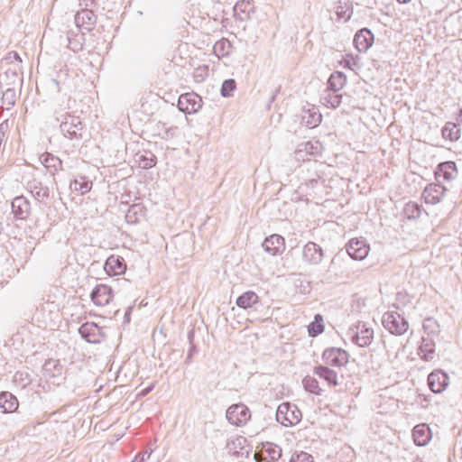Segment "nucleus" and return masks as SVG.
<instances>
[{
  "label": "nucleus",
  "mask_w": 462,
  "mask_h": 462,
  "mask_svg": "<svg viewBox=\"0 0 462 462\" xmlns=\"http://www.w3.org/2000/svg\"><path fill=\"white\" fill-rule=\"evenodd\" d=\"M56 121L60 123V128L64 137L75 141L82 140L84 125L79 116L69 113Z\"/></svg>",
  "instance_id": "f257e3e1"
},
{
  "label": "nucleus",
  "mask_w": 462,
  "mask_h": 462,
  "mask_svg": "<svg viewBox=\"0 0 462 462\" xmlns=\"http://www.w3.org/2000/svg\"><path fill=\"white\" fill-rule=\"evenodd\" d=\"M53 83L58 93L51 98V107L55 119H60V117L70 113L69 110L72 107V99L66 92H62V87L58 80L53 79Z\"/></svg>",
  "instance_id": "f03ea898"
},
{
  "label": "nucleus",
  "mask_w": 462,
  "mask_h": 462,
  "mask_svg": "<svg viewBox=\"0 0 462 462\" xmlns=\"http://www.w3.org/2000/svg\"><path fill=\"white\" fill-rule=\"evenodd\" d=\"M301 420V411L295 404L290 402L281 403L276 410V420L282 426L289 427L299 423Z\"/></svg>",
  "instance_id": "7ed1b4c3"
},
{
  "label": "nucleus",
  "mask_w": 462,
  "mask_h": 462,
  "mask_svg": "<svg viewBox=\"0 0 462 462\" xmlns=\"http://www.w3.org/2000/svg\"><path fill=\"white\" fill-rule=\"evenodd\" d=\"M353 343L358 346H368L374 338V331L367 328L364 322L358 321L356 325L351 327L348 330Z\"/></svg>",
  "instance_id": "20e7f679"
},
{
  "label": "nucleus",
  "mask_w": 462,
  "mask_h": 462,
  "mask_svg": "<svg viewBox=\"0 0 462 462\" xmlns=\"http://www.w3.org/2000/svg\"><path fill=\"white\" fill-rule=\"evenodd\" d=\"M202 97L195 92L181 94L178 99V108L185 114H195L202 107Z\"/></svg>",
  "instance_id": "39448f33"
},
{
  "label": "nucleus",
  "mask_w": 462,
  "mask_h": 462,
  "mask_svg": "<svg viewBox=\"0 0 462 462\" xmlns=\"http://www.w3.org/2000/svg\"><path fill=\"white\" fill-rule=\"evenodd\" d=\"M226 417L229 423L241 427L244 426L251 418L249 409L244 403L231 405L226 410Z\"/></svg>",
  "instance_id": "423d86ee"
},
{
  "label": "nucleus",
  "mask_w": 462,
  "mask_h": 462,
  "mask_svg": "<svg viewBox=\"0 0 462 462\" xmlns=\"http://www.w3.org/2000/svg\"><path fill=\"white\" fill-rule=\"evenodd\" d=\"M382 323L384 328L393 335L402 336L404 334V317L397 311L385 312Z\"/></svg>",
  "instance_id": "0eeeda50"
},
{
  "label": "nucleus",
  "mask_w": 462,
  "mask_h": 462,
  "mask_svg": "<svg viewBox=\"0 0 462 462\" xmlns=\"http://www.w3.org/2000/svg\"><path fill=\"white\" fill-rule=\"evenodd\" d=\"M63 366L59 359L49 358L42 365L43 376L53 384H60L63 380Z\"/></svg>",
  "instance_id": "6e6552de"
},
{
  "label": "nucleus",
  "mask_w": 462,
  "mask_h": 462,
  "mask_svg": "<svg viewBox=\"0 0 462 462\" xmlns=\"http://www.w3.org/2000/svg\"><path fill=\"white\" fill-rule=\"evenodd\" d=\"M79 333L82 338L91 344H98L106 337L103 328L94 322L83 323L79 328Z\"/></svg>",
  "instance_id": "1a4fd4ad"
},
{
  "label": "nucleus",
  "mask_w": 462,
  "mask_h": 462,
  "mask_svg": "<svg viewBox=\"0 0 462 462\" xmlns=\"http://www.w3.org/2000/svg\"><path fill=\"white\" fill-rule=\"evenodd\" d=\"M348 353L339 347H328L322 354L323 361L331 366L341 367L348 363Z\"/></svg>",
  "instance_id": "9d476101"
},
{
  "label": "nucleus",
  "mask_w": 462,
  "mask_h": 462,
  "mask_svg": "<svg viewBox=\"0 0 462 462\" xmlns=\"http://www.w3.org/2000/svg\"><path fill=\"white\" fill-rule=\"evenodd\" d=\"M226 449L229 454L237 458H247L252 451V447L247 444L246 438L237 436L227 441Z\"/></svg>",
  "instance_id": "9b49d317"
},
{
  "label": "nucleus",
  "mask_w": 462,
  "mask_h": 462,
  "mask_svg": "<svg viewBox=\"0 0 462 462\" xmlns=\"http://www.w3.org/2000/svg\"><path fill=\"white\" fill-rule=\"evenodd\" d=\"M282 448L276 444L266 442L263 444L260 451L254 453V457L256 462H276L282 457Z\"/></svg>",
  "instance_id": "f8f14e48"
},
{
  "label": "nucleus",
  "mask_w": 462,
  "mask_h": 462,
  "mask_svg": "<svg viewBox=\"0 0 462 462\" xmlns=\"http://www.w3.org/2000/svg\"><path fill=\"white\" fill-rule=\"evenodd\" d=\"M302 259L310 265L319 264L324 258V251L314 242H308L302 248Z\"/></svg>",
  "instance_id": "ddd939ff"
},
{
  "label": "nucleus",
  "mask_w": 462,
  "mask_h": 462,
  "mask_svg": "<svg viewBox=\"0 0 462 462\" xmlns=\"http://www.w3.org/2000/svg\"><path fill=\"white\" fill-rule=\"evenodd\" d=\"M27 189L33 199L38 202L45 206L50 203L51 199V190L49 187L43 185L42 181L33 179L27 183Z\"/></svg>",
  "instance_id": "4468645a"
},
{
  "label": "nucleus",
  "mask_w": 462,
  "mask_h": 462,
  "mask_svg": "<svg viewBox=\"0 0 462 462\" xmlns=\"http://www.w3.org/2000/svg\"><path fill=\"white\" fill-rule=\"evenodd\" d=\"M114 298L112 288L106 284H97L91 291L90 299L96 306L104 307Z\"/></svg>",
  "instance_id": "2eb2a0df"
},
{
  "label": "nucleus",
  "mask_w": 462,
  "mask_h": 462,
  "mask_svg": "<svg viewBox=\"0 0 462 462\" xmlns=\"http://www.w3.org/2000/svg\"><path fill=\"white\" fill-rule=\"evenodd\" d=\"M369 245L365 240L359 238H352L346 245L347 255L354 260L365 259L369 252Z\"/></svg>",
  "instance_id": "dca6fc26"
},
{
  "label": "nucleus",
  "mask_w": 462,
  "mask_h": 462,
  "mask_svg": "<svg viewBox=\"0 0 462 462\" xmlns=\"http://www.w3.org/2000/svg\"><path fill=\"white\" fill-rule=\"evenodd\" d=\"M11 208L16 220H27L31 215V203L23 196L15 197L12 200Z\"/></svg>",
  "instance_id": "f3484780"
},
{
  "label": "nucleus",
  "mask_w": 462,
  "mask_h": 462,
  "mask_svg": "<svg viewBox=\"0 0 462 462\" xmlns=\"http://www.w3.org/2000/svg\"><path fill=\"white\" fill-rule=\"evenodd\" d=\"M262 246L270 255H280L285 250V239L278 234H273L264 239Z\"/></svg>",
  "instance_id": "a211bd4d"
},
{
  "label": "nucleus",
  "mask_w": 462,
  "mask_h": 462,
  "mask_svg": "<svg viewBox=\"0 0 462 462\" xmlns=\"http://www.w3.org/2000/svg\"><path fill=\"white\" fill-rule=\"evenodd\" d=\"M457 164L452 161L439 163L435 171V178L438 182L451 181L457 177Z\"/></svg>",
  "instance_id": "6ab92c4d"
},
{
  "label": "nucleus",
  "mask_w": 462,
  "mask_h": 462,
  "mask_svg": "<svg viewBox=\"0 0 462 462\" xmlns=\"http://www.w3.org/2000/svg\"><path fill=\"white\" fill-rule=\"evenodd\" d=\"M448 375L441 370H435L428 376V385L434 393H442L448 385Z\"/></svg>",
  "instance_id": "aec40b11"
},
{
  "label": "nucleus",
  "mask_w": 462,
  "mask_h": 462,
  "mask_svg": "<svg viewBox=\"0 0 462 462\" xmlns=\"http://www.w3.org/2000/svg\"><path fill=\"white\" fill-rule=\"evenodd\" d=\"M446 191L447 189L440 182L430 183L424 188L422 198L427 204L434 205L441 200Z\"/></svg>",
  "instance_id": "412c9836"
},
{
  "label": "nucleus",
  "mask_w": 462,
  "mask_h": 462,
  "mask_svg": "<svg viewBox=\"0 0 462 462\" xmlns=\"http://www.w3.org/2000/svg\"><path fill=\"white\" fill-rule=\"evenodd\" d=\"M106 273L109 275H119L125 272V259L120 255H110L104 265Z\"/></svg>",
  "instance_id": "4be33fe9"
},
{
  "label": "nucleus",
  "mask_w": 462,
  "mask_h": 462,
  "mask_svg": "<svg viewBox=\"0 0 462 462\" xmlns=\"http://www.w3.org/2000/svg\"><path fill=\"white\" fill-rule=\"evenodd\" d=\"M374 35L370 30L364 28L359 30L354 38V44L360 52H365L373 45Z\"/></svg>",
  "instance_id": "5701e85b"
},
{
  "label": "nucleus",
  "mask_w": 462,
  "mask_h": 462,
  "mask_svg": "<svg viewBox=\"0 0 462 462\" xmlns=\"http://www.w3.org/2000/svg\"><path fill=\"white\" fill-rule=\"evenodd\" d=\"M412 439L414 444L419 447H423L431 439V430L430 427L425 424H418L412 430Z\"/></svg>",
  "instance_id": "b1692460"
},
{
  "label": "nucleus",
  "mask_w": 462,
  "mask_h": 462,
  "mask_svg": "<svg viewBox=\"0 0 462 462\" xmlns=\"http://www.w3.org/2000/svg\"><path fill=\"white\" fill-rule=\"evenodd\" d=\"M96 23L94 14L88 9H83L77 13L75 16L76 25L84 31H90Z\"/></svg>",
  "instance_id": "393cba45"
},
{
  "label": "nucleus",
  "mask_w": 462,
  "mask_h": 462,
  "mask_svg": "<svg viewBox=\"0 0 462 462\" xmlns=\"http://www.w3.org/2000/svg\"><path fill=\"white\" fill-rule=\"evenodd\" d=\"M42 165L47 169L51 176H54L60 170L62 169V162L60 158L52 155L51 153L45 152L41 156Z\"/></svg>",
  "instance_id": "a878e982"
},
{
  "label": "nucleus",
  "mask_w": 462,
  "mask_h": 462,
  "mask_svg": "<svg viewBox=\"0 0 462 462\" xmlns=\"http://www.w3.org/2000/svg\"><path fill=\"white\" fill-rule=\"evenodd\" d=\"M435 354V343L431 337H422L418 355L426 361L432 360Z\"/></svg>",
  "instance_id": "bb28decb"
},
{
  "label": "nucleus",
  "mask_w": 462,
  "mask_h": 462,
  "mask_svg": "<svg viewBox=\"0 0 462 462\" xmlns=\"http://www.w3.org/2000/svg\"><path fill=\"white\" fill-rule=\"evenodd\" d=\"M314 374L324 379L330 386L336 387L338 385L337 373L328 366L318 365L314 367Z\"/></svg>",
  "instance_id": "cd10ccee"
},
{
  "label": "nucleus",
  "mask_w": 462,
  "mask_h": 462,
  "mask_svg": "<svg viewBox=\"0 0 462 462\" xmlns=\"http://www.w3.org/2000/svg\"><path fill=\"white\" fill-rule=\"evenodd\" d=\"M134 161L142 169H151L155 166L156 156L150 151L138 152L134 155Z\"/></svg>",
  "instance_id": "c85d7f7f"
},
{
  "label": "nucleus",
  "mask_w": 462,
  "mask_h": 462,
  "mask_svg": "<svg viewBox=\"0 0 462 462\" xmlns=\"http://www.w3.org/2000/svg\"><path fill=\"white\" fill-rule=\"evenodd\" d=\"M322 116L315 106L305 110L302 115V123L309 128H314L321 123Z\"/></svg>",
  "instance_id": "c756f323"
},
{
  "label": "nucleus",
  "mask_w": 462,
  "mask_h": 462,
  "mask_svg": "<svg viewBox=\"0 0 462 462\" xmlns=\"http://www.w3.org/2000/svg\"><path fill=\"white\" fill-rule=\"evenodd\" d=\"M336 20L337 22H347L353 14V5L350 2H338L336 6Z\"/></svg>",
  "instance_id": "7c9ffc66"
},
{
  "label": "nucleus",
  "mask_w": 462,
  "mask_h": 462,
  "mask_svg": "<svg viewBox=\"0 0 462 462\" xmlns=\"http://www.w3.org/2000/svg\"><path fill=\"white\" fill-rule=\"evenodd\" d=\"M145 214V208L141 203L133 204L125 213V220L128 224H136Z\"/></svg>",
  "instance_id": "2f4dec72"
},
{
  "label": "nucleus",
  "mask_w": 462,
  "mask_h": 462,
  "mask_svg": "<svg viewBox=\"0 0 462 462\" xmlns=\"http://www.w3.org/2000/svg\"><path fill=\"white\" fill-rule=\"evenodd\" d=\"M18 407V401L16 397L9 392H3L0 393V408L3 412L14 411Z\"/></svg>",
  "instance_id": "473e14b6"
},
{
  "label": "nucleus",
  "mask_w": 462,
  "mask_h": 462,
  "mask_svg": "<svg viewBox=\"0 0 462 462\" xmlns=\"http://www.w3.org/2000/svg\"><path fill=\"white\" fill-rule=\"evenodd\" d=\"M259 301L258 295L253 291H247L236 299V305L241 309L253 308Z\"/></svg>",
  "instance_id": "72a5a7b5"
},
{
  "label": "nucleus",
  "mask_w": 462,
  "mask_h": 462,
  "mask_svg": "<svg viewBox=\"0 0 462 462\" xmlns=\"http://www.w3.org/2000/svg\"><path fill=\"white\" fill-rule=\"evenodd\" d=\"M338 91L339 90L326 89L325 94L321 97L323 105L331 108L338 107L343 97V95Z\"/></svg>",
  "instance_id": "f704fd0d"
},
{
  "label": "nucleus",
  "mask_w": 462,
  "mask_h": 462,
  "mask_svg": "<svg viewBox=\"0 0 462 462\" xmlns=\"http://www.w3.org/2000/svg\"><path fill=\"white\" fill-rule=\"evenodd\" d=\"M16 92L14 88H8L5 91H0V108L10 110L15 104Z\"/></svg>",
  "instance_id": "c9c22d12"
},
{
  "label": "nucleus",
  "mask_w": 462,
  "mask_h": 462,
  "mask_svg": "<svg viewBox=\"0 0 462 462\" xmlns=\"http://www.w3.org/2000/svg\"><path fill=\"white\" fill-rule=\"evenodd\" d=\"M461 130L458 125L448 122L442 129V136L451 142L457 141L460 138Z\"/></svg>",
  "instance_id": "e433bc0d"
},
{
  "label": "nucleus",
  "mask_w": 462,
  "mask_h": 462,
  "mask_svg": "<svg viewBox=\"0 0 462 462\" xmlns=\"http://www.w3.org/2000/svg\"><path fill=\"white\" fill-rule=\"evenodd\" d=\"M346 78L341 71L333 72L328 80V88L330 90H340L346 84Z\"/></svg>",
  "instance_id": "4c0bfd02"
},
{
  "label": "nucleus",
  "mask_w": 462,
  "mask_h": 462,
  "mask_svg": "<svg viewBox=\"0 0 462 462\" xmlns=\"http://www.w3.org/2000/svg\"><path fill=\"white\" fill-rule=\"evenodd\" d=\"M69 188L72 190L79 191L80 194L84 195L91 190L92 181L88 180L84 176H80L79 179H75L70 182Z\"/></svg>",
  "instance_id": "58836bf2"
},
{
  "label": "nucleus",
  "mask_w": 462,
  "mask_h": 462,
  "mask_svg": "<svg viewBox=\"0 0 462 462\" xmlns=\"http://www.w3.org/2000/svg\"><path fill=\"white\" fill-rule=\"evenodd\" d=\"M323 317L320 314L314 316V320L308 326V333L310 337H317L324 331Z\"/></svg>",
  "instance_id": "ea45409f"
},
{
  "label": "nucleus",
  "mask_w": 462,
  "mask_h": 462,
  "mask_svg": "<svg viewBox=\"0 0 462 462\" xmlns=\"http://www.w3.org/2000/svg\"><path fill=\"white\" fill-rule=\"evenodd\" d=\"M304 389L310 393L321 395L323 390L319 387V381L310 375H307L302 380Z\"/></svg>",
  "instance_id": "a19ab883"
},
{
  "label": "nucleus",
  "mask_w": 462,
  "mask_h": 462,
  "mask_svg": "<svg viewBox=\"0 0 462 462\" xmlns=\"http://www.w3.org/2000/svg\"><path fill=\"white\" fill-rule=\"evenodd\" d=\"M422 208L421 206L415 202L406 203V218L416 219L420 217Z\"/></svg>",
  "instance_id": "79ce46f5"
},
{
  "label": "nucleus",
  "mask_w": 462,
  "mask_h": 462,
  "mask_svg": "<svg viewBox=\"0 0 462 462\" xmlns=\"http://www.w3.org/2000/svg\"><path fill=\"white\" fill-rule=\"evenodd\" d=\"M236 88V83L235 79H228L224 80L221 86L220 94L223 97H230L233 96V92Z\"/></svg>",
  "instance_id": "37998d69"
},
{
  "label": "nucleus",
  "mask_w": 462,
  "mask_h": 462,
  "mask_svg": "<svg viewBox=\"0 0 462 462\" xmlns=\"http://www.w3.org/2000/svg\"><path fill=\"white\" fill-rule=\"evenodd\" d=\"M14 381L22 388H25L32 383V378L28 372L17 371L14 375Z\"/></svg>",
  "instance_id": "c03bdc74"
},
{
  "label": "nucleus",
  "mask_w": 462,
  "mask_h": 462,
  "mask_svg": "<svg viewBox=\"0 0 462 462\" xmlns=\"http://www.w3.org/2000/svg\"><path fill=\"white\" fill-rule=\"evenodd\" d=\"M192 76L197 83L203 82L208 76V67L207 65H203L195 68Z\"/></svg>",
  "instance_id": "a18cd8bd"
},
{
  "label": "nucleus",
  "mask_w": 462,
  "mask_h": 462,
  "mask_svg": "<svg viewBox=\"0 0 462 462\" xmlns=\"http://www.w3.org/2000/svg\"><path fill=\"white\" fill-rule=\"evenodd\" d=\"M423 329L427 333V337H430L439 332V325L434 319L428 318L423 321Z\"/></svg>",
  "instance_id": "49530a36"
},
{
  "label": "nucleus",
  "mask_w": 462,
  "mask_h": 462,
  "mask_svg": "<svg viewBox=\"0 0 462 462\" xmlns=\"http://www.w3.org/2000/svg\"><path fill=\"white\" fill-rule=\"evenodd\" d=\"M290 462H314V458L305 451H296L291 455Z\"/></svg>",
  "instance_id": "de8ad7c7"
},
{
  "label": "nucleus",
  "mask_w": 462,
  "mask_h": 462,
  "mask_svg": "<svg viewBox=\"0 0 462 462\" xmlns=\"http://www.w3.org/2000/svg\"><path fill=\"white\" fill-rule=\"evenodd\" d=\"M412 393H414V395H415V399H414V402H412V404H417L418 406H420L423 409L427 408L430 405V395H429V396L424 395L422 393H418L417 390L414 391Z\"/></svg>",
  "instance_id": "09e8293b"
},
{
  "label": "nucleus",
  "mask_w": 462,
  "mask_h": 462,
  "mask_svg": "<svg viewBox=\"0 0 462 462\" xmlns=\"http://www.w3.org/2000/svg\"><path fill=\"white\" fill-rule=\"evenodd\" d=\"M193 337H194V332L193 331H189L188 333V338H189V344H190V348H189L188 356L186 358V362L187 363L190 362V360L192 358V356H193V353L195 351V346L193 345Z\"/></svg>",
  "instance_id": "8fccbe9b"
},
{
  "label": "nucleus",
  "mask_w": 462,
  "mask_h": 462,
  "mask_svg": "<svg viewBox=\"0 0 462 462\" xmlns=\"http://www.w3.org/2000/svg\"><path fill=\"white\" fill-rule=\"evenodd\" d=\"M150 456H151V452H149L148 450H145V451L136 454L131 462H144L145 460H147L150 457Z\"/></svg>",
  "instance_id": "3c124183"
},
{
  "label": "nucleus",
  "mask_w": 462,
  "mask_h": 462,
  "mask_svg": "<svg viewBox=\"0 0 462 462\" xmlns=\"http://www.w3.org/2000/svg\"><path fill=\"white\" fill-rule=\"evenodd\" d=\"M319 180H320V178H319H319H317V179H314V178H313V179H310L308 181H306V182H305V184H301V185L299 187V189H303V186H305V187H307V188H308V187L315 188V187L318 185V183H319Z\"/></svg>",
  "instance_id": "603ef678"
},
{
  "label": "nucleus",
  "mask_w": 462,
  "mask_h": 462,
  "mask_svg": "<svg viewBox=\"0 0 462 462\" xmlns=\"http://www.w3.org/2000/svg\"><path fill=\"white\" fill-rule=\"evenodd\" d=\"M356 60H352V61H353V64H354V65H356ZM350 61H351V60H347V59L341 60L340 64H341V65H343V63H344V66H345V67H346V66H347V67H349V68H350V66H351Z\"/></svg>",
  "instance_id": "864d4df0"
},
{
  "label": "nucleus",
  "mask_w": 462,
  "mask_h": 462,
  "mask_svg": "<svg viewBox=\"0 0 462 462\" xmlns=\"http://www.w3.org/2000/svg\"><path fill=\"white\" fill-rule=\"evenodd\" d=\"M303 145H304V150L307 152L313 153V152H312L313 144L310 142H307Z\"/></svg>",
  "instance_id": "5fc2aeb1"
},
{
  "label": "nucleus",
  "mask_w": 462,
  "mask_h": 462,
  "mask_svg": "<svg viewBox=\"0 0 462 462\" xmlns=\"http://www.w3.org/2000/svg\"><path fill=\"white\" fill-rule=\"evenodd\" d=\"M153 389V385H150L142 391V395H146Z\"/></svg>",
  "instance_id": "6e6d98bb"
},
{
  "label": "nucleus",
  "mask_w": 462,
  "mask_h": 462,
  "mask_svg": "<svg viewBox=\"0 0 462 462\" xmlns=\"http://www.w3.org/2000/svg\"><path fill=\"white\" fill-rule=\"evenodd\" d=\"M342 258V254L341 253H338L335 255V257L332 259L331 261V264H334L336 263V261L339 260Z\"/></svg>",
  "instance_id": "4d7b16f0"
},
{
  "label": "nucleus",
  "mask_w": 462,
  "mask_h": 462,
  "mask_svg": "<svg viewBox=\"0 0 462 462\" xmlns=\"http://www.w3.org/2000/svg\"><path fill=\"white\" fill-rule=\"evenodd\" d=\"M132 310V307H129L125 314V319L129 321L130 320V318H129V315H130V312Z\"/></svg>",
  "instance_id": "13d9d810"
},
{
  "label": "nucleus",
  "mask_w": 462,
  "mask_h": 462,
  "mask_svg": "<svg viewBox=\"0 0 462 462\" xmlns=\"http://www.w3.org/2000/svg\"><path fill=\"white\" fill-rule=\"evenodd\" d=\"M411 175L413 177V180H416V179H419L420 180H422V177L420 176V175H415L414 173H411Z\"/></svg>",
  "instance_id": "bf43d9fd"
},
{
  "label": "nucleus",
  "mask_w": 462,
  "mask_h": 462,
  "mask_svg": "<svg viewBox=\"0 0 462 462\" xmlns=\"http://www.w3.org/2000/svg\"><path fill=\"white\" fill-rule=\"evenodd\" d=\"M175 130H177V127H173V128L171 127V128H170L169 130H167V133L171 132V134H173V132H174Z\"/></svg>",
  "instance_id": "052dcab7"
},
{
  "label": "nucleus",
  "mask_w": 462,
  "mask_h": 462,
  "mask_svg": "<svg viewBox=\"0 0 462 462\" xmlns=\"http://www.w3.org/2000/svg\"><path fill=\"white\" fill-rule=\"evenodd\" d=\"M2 231H3V223H2V221H0V234L2 233Z\"/></svg>",
  "instance_id": "680f3d73"
},
{
  "label": "nucleus",
  "mask_w": 462,
  "mask_h": 462,
  "mask_svg": "<svg viewBox=\"0 0 462 462\" xmlns=\"http://www.w3.org/2000/svg\"><path fill=\"white\" fill-rule=\"evenodd\" d=\"M219 44L223 45V44H225V42H218V43H217V46Z\"/></svg>",
  "instance_id": "e2e57ef3"
},
{
  "label": "nucleus",
  "mask_w": 462,
  "mask_h": 462,
  "mask_svg": "<svg viewBox=\"0 0 462 462\" xmlns=\"http://www.w3.org/2000/svg\"><path fill=\"white\" fill-rule=\"evenodd\" d=\"M399 3H404V0H397Z\"/></svg>",
  "instance_id": "0e129e2a"
},
{
  "label": "nucleus",
  "mask_w": 462,
  "mask_h": 462,
  "mask_svg": "<svg viewBox=\"0 0 462 462\" xmlns=\"http://www.w3.org/2000/svg\"><path fill=\"white\" fill-rule=\"evenodd\" d=\"M405 325H406V330L408 329V322L406 321L405 322Z\"/></svg>",
  "instance_id": "69168bd1"
},
{
  "label": "nucleus",
  "mask_w": 462,
  "mask_h": 462,
  "mask_svg": "<svg viewBox=\"0 0 462 462\" xmlns=\"http://www.w3.org/2000/svg\"><path fill=\"white\" fill-rule=\"evenodd\" d=\"M414 462H422V461L420 459H416Z\"/></svg>",
  "instance_id": "338daca9"
},
{
  "label": "nucleus",
  "mask_w": 462,
  "mask_h": 462,
  "mask_svg": "<svg viewBox=\"0 0 462 462\" xmlns=\"http://www.w3.org/2000/svg\"><path fill=\"white\" fill-rule=\"evenodd\" d=\"M409 2V0H406V4Z\"/></svg>",
  "instance_id": "774afa93"
}]
</instances>
